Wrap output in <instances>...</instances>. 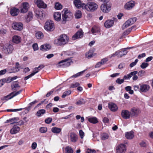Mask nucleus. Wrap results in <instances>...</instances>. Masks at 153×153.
<instances>
[{"mask_svg":"<svg viewBox=\"0 0 153 153\" xmlns=\"http://www.w3.org/2000/svg\"><path fill=\"white\" fill-rule=\"evenodd\" d=\"M52 119L50 117H48L45 120V122L47 124H49L52 121Z\"/></svg>","mask_w":153,"mask_h":153,"instance_id":"obj_54","label":"nucleus"},{"mask_svg":"<svg viewBox=\"0 0 153 153\" xmlns=\"http://www.w3.org/2000/svg\"><path fill=\"white\" fill-rule=\"evenodd\" d=\"M138 60L137 59H136L135 60V61L134 62H133L131 63L129 65L130 67L131 68H132L134 66L136 65V64L138 62Z\"/></svg>","mask_w":153,"mask_h":153,"instance_id":"obj_51","label":"nucleus"},{"mask_svg":"<svg viewBox=\"0 0 153 153\" xmlns=\"http://www.w3.org/2000/svg\"><path fill=\"white\" fill-rule=\"evenodd\" d=\"M121 114L122 117L125 119H128L131 117V112L129 111L123 110H122Z\"/></svg>","mask_w":153,"mask_h":153,"instance_id":"obj_15","label":"nucleus"},{"mask_svg":"<svg viewBox=\"0 0 153 153\" xmlns=\"http://www.w3.org/2000/svg\"><path fill=\"white\" fill-rule=\"evenodd\" d=\"M134 135L132 131L128 132L126 133L125 137L126 138L128 139H131L134 137Z\"/></svg>","mask_w":153,"mask_h":153,"instance_id":"obj_30","label":"nucleus"},{"mask_svg":"<svg viewBox=\"0 0 153 153\" xmlns=\"http://www.w3.org/2000/svg\"><path fill=\"white\" fill-rule=\"evenodd\" d=\"M69 139L71 142L75 143L78 140V136L74 132H71L69 136Z\"/></svg>","mask_w":153,"mask_h":153,"instance_id":"obj_14","label":"nucleus"},{"mask_svg":"<svg viewBox=\"0 0 153 153\" xmlns=\"http://www.w3.org/2000/svg\"><path fill=\"white\" fill-rule=\"evenodd\" d=\"M88 120L90 123L94 124L98 122L97 118L94 117L89 118L88 119Z\"/></svg>","mask_w":153,"mask_h":153,"instance_id":"obj_36","label":"nucleus"},{"mask_svg":"<svg viewBox=\"0 0 153 153\" xmlns=\"http://www.w3.org/2000/svg\"><path fill=\"white\" fill-rule=\"evenodd\" d=\"M126 149L127 147L125 144H120L116 147V153H125Z\"/></svg>","mask_w":153,"mask_h":153,"instance_id":"obj_7","label":"nucleus"},{"mask_svg":"<svg viewBox=\"0 0 153 153\" xmlns=\"http://www.w3.org/2000/svg\"><path fill=\"white\" fill-rule=\"evenodd\" d=\"M74 3L75 6L77 8H79L82 7L83 8V4H84L82 3L80 0H74Z\"/></svg>","mask_w":153,"mask_h":153,"instance_id":"obj_26","label":"nucleus"},{"mask_svg":"<svg viewBox=\"0 0 153 153\" xmlns=\"http://www.w3.org/2000/svg\"><path fill=\"white\" fill-rule=\"evenodd\" d=\"M47 131V128L45 127H42L39 128V131L41 133H45Z\"/></svg>","mask_w":153,"mask_h":153,"instance_id":"obj_45","label":"nucleus"},{"mask_svg":"<svg viewBox=\"0 0 153 153\" xmlns=\"http://www.w3.org/2000/svg\"><path fill=\"white\" fill-rule=\"evenodd\" d=\"M37 143L36 142L33 143L31 145V148L33 149H35L37 147Z\"/></svg>","mask_w":153,"mask_h":153,"instance_id":"obj_61","label":"nucleus"},{"mask_svg":"<svg viewBox=\"0 0 153 153\" xmlns=\"http://www.w3.org/2000/svg\"><path fill=\"white\" fill-rule=\"evenodd\" d=\"M118 51V57H121L125 55L127 53V51L126 50H123L120 51Z\"/></svg>","mask_w":153,"mask_h":153,"instance_id":"obj_34","label":"nucleus"},{"mask_svg":"<svg viewBox=\"0 0 153 153\" xmlns=\"http://www.w3.org/2000/svg\"><path fill=\"white\" fill-rule=\"evenodd\" d=\"M34 2L39 8H45L47 7V4L42 0H34Z\"/></svg>","mask_w":153,"mask_h":153,"instance_id":"obj_13","label":"nucleus"},{"mask_svg":"<svg viewBox=\"0 0 153 153\" xmlns=\"http://www.w3.org/2000/svg\"><path fill=\"white\" fill-rule=\"evenodd\" d=\"M117 56L118 57V51H116L115 53L113 54L110 55L108 56V57L110 58H111L112 57H114L116 56Z\"/></svg>","mask_w":153,"mask_h":153,"instance_id":"obj_52","label":"nucleus"},{"mask_svg":"<svg viewBox=\"0 0 153 153\" xmlns=\"http://www.w3.org/2000/svg\"><path fill=\"white\" fill-rule=\"evenodd\" d=\"M21 38L19 36L16 35L13 37L12 42L14 43H18L21 41Z\"/></svg>","mask_w":153,"mask_h":153,"instance_id":"obj_29","label":"nucleus"},{"mask_svg":"<svg viewBox=\"0 0 153 153\" xmlns=\"http://www.w3.org/2000/svg\"><path fill=\"white\" fill-rule=\"evenodd\" d=\"M114 23V21L112 20H108L104 23V26L107 28L111 27Z\"/></svg>","mask_w":153,"mask_h":153,"instance_id":"obj_22","label":"nucleus"},{"mask_svg":"<svg viewBox=\"0 0 153 153\" xmlns=\"http://www.w3.org/2000/svg\"><path fill=\"white\" fill-rule=\"evenodd\" d=\"M108 60V58L107 57L103 58L102 59L101 61V62L102 63V65L104 64L105 62H107Z\"/></svg>","mask_w":153,"mask_h":153,"instance_id":"obj_60","label":"nucleus"},{"mask_svg":"<svg viewBox=\"0 0 153 153\" xmlns=\"http://www.w3.org/2000/svg\"><path fill=\"white\" fill-rule=\"evenodd\" d=\"M130 111L131 117H136L140 113V110L135 107L131 108Z\"/></svg>","mask_w":153,"mask_h":153,"instance_id":"obj_12","label":"nucleus"},{"mask_svg":"<svg viewBox=\"0 0 153 153\" xmlns=\"http://www.w3.org/2000/svg\"><path fill=\"white\" fill-rule=\"evenodd\" d=\"M145 73V71H140L138 73V76L142 77L144 75Z\"/></svg>","mask_w":153,"mask_h":153,"instance_id":"obj_56","label":"nucleus"},{"mask_svg":"<svg viewBox=\"0 0 153 153\" xmlns=\"http://www.w3.org/2000/svg\"><path fill=\"white\" fill-rule=\"evenodd\" d=\"M101 10L105 13H108L111 9V5L110 4H102L100 7Z\"/></svg>","mask_w":153,"mask_h":153,"instance_id":"obj_10","label":"nucleus"},{"mask_svg":"<svg viewBox=\"0 0 153 153\" xmlns=\"http://www.w3.org/2000/svg\"><path fill=\"white\" fill-rule=\"evenodd\" d=\"M79 84L78 82H75L71 84V87L73 88H76L78 87L79 85Z\"/></svg>","mask_w":153,"mask_h":153,"instance_id":"obj_53","label":"nucleus"},{"mask_svg":"<svg viewBox=\"0 0 153 153\" xmlns=\"http://www.w3.org/2000/svg\"><path fill=\"white\" fill-rule=\"evenodd\" d=\"M36 37L38 39H42L44 36L43 33L40 31L37 32L35 34Z\"/></svg>","mask_w":153,"mask_h":153,"instance_id":"obj_35","label":"nucleus"},{"mask_svg":"<svg viewBox=\"0 0 153 153\" xmlns=\"http://www.w3.org/2000/svg\"><path fill=\"white\" fill-rule=\"evenodd\" d=\"M71 93V91L70 90L66 91L64 92L63 94L62 95V98H65L67 96L70 95Z\"/></svg>","mask_w":153,"mask_h":153,"instance_id":"obj_44","label":"nucleus"},{"mask_svg":"<svg viewBox=\"0 0 153 153\" xmlns=\"http://www.w3.org/2000/svg\"><path fill=\"white\" fill-rule=\"evenodd\" d=\"M66 153H73V150L71 147L69 146L66 147L65 148Z\"/></svg>","mask_w":153,"mask_h":153,"instance_id":"obj_40","label":"nucleus"},{"mask_svg":"<svg viewBox=\"0 0 153 153\" xmlns=\"http://www.w3.org/2000/svg\"><path fill=\"white\" fill-rule=\"evenodd\" d=\"M124 81V79H120L119 78H118L116 80V82L117 83L119 84H121Z\"/></svg>","mask_w":153,"mask_h":153,"instance_id":"obj_55","label":"nucleus"},{"mask_svg":"<svg viewBox=\"0 0 153 153\" xmlns=\"http://www.w3.org/2000/svg\"><path fill=\"white\" fill-rule=\"evenodd\" d=\"M75 18L77 19H79L82 16V13L80 10H78L75 13Z\"/></svg>","mask_w":153,"mask_h":153,"instance_id":"obj_42","label":"nucleus"},{"mask_svg":"<svg viewBox=\"0 0 153 153\" xmlns=\"http://www.w3.org/2000/svg\"><path fill=\"white\" fill-rule=\"evenodd\" d=\"M73 62L70 58L62 60L58 63V65L60 66L66 67L69 66Z\"/></svg>","mask_w":153,"mask_h":153,"instance_id":"obj_8","label":"nucleus"},{"mask_svg":"<svg viewBox=\"0 0 153 153\" xmlns=\"http://www.w3.org/2000/svg\"><path fill=\"white\" fill-rule=\"evenodd\" d=\"M33 48L35 51L37 50L38 49V46L36 43L34 44L33 45Z\"/></svg>","mask_w":153,"mask_h":153,"instance_id":"obj_59","label":"nucleus"},{"mask_svg":"<svg viewBox=\"0 0 153 153\" xmlns=\"http://www.w3.org/2000/svg\"><path fill=\"white\" fill-rule=\"evenodd\" d=\"M29 4L27 2L23 3L22 4V7L21 10L22 13H25L27 11L29 7Z\"/></svg>","mask_w":153,"mask_h":153,"instance_id":"obj_19","label":"nucleus"},{"mask_svg":"<svg viewBox=\"0 0 153 153\" xmlns=\"http://www.w3.org/2000/svg\"><path fill=\"white\" fill-rule=\"evenodd\" d=\"M146 54L145 53H143L141 54H140L138 56V59H140L142 58L145 56Z\"/></svg>","mask_w":153,"mask_h":153,"instance_id":"obj_63","label":"nucleus"},{"mask_svg":"<svg viewBox=\"0 0 153 153\" xmlns=\"http://www.w3.org/2000/svg\"><path fill=\"white\" fill-rule=\"evenodd\" d=\"M101 139L102 140H105L108 139V134L106 133H102L101 135Z\"/></svg>","mask_w":153,"mask_h":153,"instance_id":"obj_46","label":"nucleus"},{"mask_svg":"<svg viewBox=\"0 0 153 153\" xmlns=\"http://www.w3.org/2000/svg\"><path fill=\"white\" fill-rule=\"evenodd\" d=\"M40 70V69H39L37 67H36L34 69L33 72L31 73V74L33 76H34L35 74L38 73Z\"/></svg>","mask_w":153,"mask_h":153,"instance_id":"obj_49","label":"nucleus"},{"mask_svg":"<svg viewBox=\"0 0 153 153\" xmlns=\"http://www.w3.org/2000/svg\"><path fill=\"white\" fill-rule=\"evenodd\" d=\"M87 153H96V151L94 150L88 149L87 151Z\"/></svg>","mask_w":153,"mask_h":153,"instance_id":"obj_64","label":"nucleus"},{"mask_svg":"<svg viewBox=\"0 0 153 153\" xmlns=\"http://www.w3.org/2000/svg\"><path fill=\"white\" fill-rule=\"evenodd\" d=\"M150 88V87L148 85L142 84L140 87L139 91L142 92H146L149 90Z\"/></svg>","mask_w":153,"mask_h":153,"instance_id":"obj_17","label":"nucleus"},{"mask_svg":"<svg viewBox=\"0 0 153 153\" xmlns=\"http://www.w3.org/2000/svg\"><path fill=\"white\" fill-rule=\"evenodd\" d=\"M135 5L134 2L131 1L127 2L125 6V8L126 10H130Z\"/></svg>","mask_w":153,"mask_h":153,"instance_id":"obj_18","label":"nucleus"},{"mask_svg":"<svg viewBox=\"0 0 153 153\" xmlns=\"http://www.w3.org/2000/svg\"><path fill=\"white\" fill-rule=\"evenodd\" d=\"M131 30V28H129L126 31L124 32L123 34L124 35H127L130 32Z\"/></svg>","mask_w":153,"mask_h":153,"instance_id":"obj_58","label":"nucleus"},{"mask_svg":"<svg viewBox=\"0 0 153 153\" xmlns=\"http://www.w3.org/2000/svg\"><path fill=\"white\" fill-rule=\"evenodd\" d=\"M103 121L104 123H108L109 122V119L108 118L105 117L103 119Z\"/></svg>","mask_w":153,"mask_h":153,"instance_id":"obj_62","label":"nucleus"},{"mask_svg":"<svg viewBox=\"0 0 153 153\" xmlns=\"http://www.w3.org/2000/svg\"><path fill=\"white\" fill-rule=\"evenodd\" d=\"M19 10L15 7L11 8L10 10V14L13 16H16L18 15Z\"/></svg>","mask_w":153,"mask_h":153,"instance_id":"obj_23","label":"nucleus"},{"mask_svg":"<svg viewBox=\"0 0 153 153\" xmlns=\"http://www.w3.org/2000/svg\"><path fill=\"white\" fill-rule=\"evenodd\" d=\"M62 23L65 24L66 21L71 19L73 15L72 13L67 9H64L62 11Z\"/></svg>","mask_w":153,"mask_h":153,"instance_id":"obj_2","label":"nucleus"},{"mask_svg":"<svg viewBox=\"0 0 153 153\" xmlns=\"http://www.w3.org/2000/svg\"><path fill=\"white\" fill-rule=\"evenodd\" d=\"M68 41V37L65 34H62L54 40V43L58 46H63L67 44Z\"/></svg>","mask_w":153,"mask_h":153,"instance_id":"obj_1","label":"nucleus"},{"mask_svg":"<svg viewBox=\"0 0 153 153\" xmlns=\"http://www.w3.org/2000/svg\"><path fill=\"white\" fill-rule=\"evenodd\" d=\"M33 17L32 13L31 12H29L26 17V20L27 22H29L32 19Z\"/></svg>","mask_w":153,"mask_h":153,"instance_id":"obj_38","label":"nucleus"},{"mask_svg":"<svg viewBox=\"0 0 153 153\" xmlns=\"http://www.w3.org/2000/svg\"><path fill=\"white\" fill-rule=\"evenodd\" d=\"M45 29L48 31H51L54 29V25L53 22L51 20H48L45 24Z\"/></svg>","mask_w":153,"mask_h":153,"instance_id":"obj_6","label":"nucleus"},{"mask_svg":"<svg viewBox=\"0 0 153 153\" xmlns=\"http://www.w3.org/2000/svg\"><path fill=\"white\" fill-rule=\"evenodd\" d=\"M53 17L55 20L57 21H59L61 19V13L60 12H56L54 13Z\"/></svg>","mask_w":153,"mask_h":153,"instance_id":"obj_28","label":"nucleus"},{"mask_svg":"<svg viewBox=\"0 0 153 153\" xmlns=\"http://www.w3.org/2000/svg\"><path fill=\"white\" fill-rule=\"evenodd\" d=\"M93 51L92 50H90L85 54V57L88 59L91 58L93 56Z\"/></svg>","mask_w":153,"mask_h":153,"instance_id":"obj_33","label":"nucleus"},{"mask_svg":"<svg viewBox=\"0 0 153 153\" xmlns=\"http://www.w3.org/2000/svg\"><path fill=\"white\" fill-rule=\"evenodd\" d=\"M46 111L44 109L39 110L36 113V115L38 117H40L45 114Z\"/></svg>","mask_w":153,"mask_h":153,"instance_id":"obj_31","label":"nucleus"},{"mask_svg":"<svg viewBox=\"0 0 153 153\" xmlns=\"http://www.w3.org/2000/svg\"><path fill=\"white\" fill-rule=\"evenodd\" d=\"M22 90H21L19 91H14L10 94L9 95L2 97L1 100L2 101H7L13 97L20 94L22 92Z\"/></svg>","mask_w":153,"mask_h":153,"instance_id":"obj_5","label":"nucleus"},{"mask_svg":"<svg viewBox=\"0 0 153 153\" xmlns=\"http://www.w3.org/2000/svg\"><path fill=\"white\" fill-rule=\"evenodd\" d=\"M11 87L12 90H15L17 89L20 87L19 85L18 82L17 81L12 82Z\"/></svg>","mask_w":153,"mask_h":153,"instance_id":"obj_25","label":"nucleus"},{"mask_svg":"<svg viewBox=\"0 0 153 153\" xmlns=\"http://www.w3.org/2000/svg\"><path fill=\"white\" fill-rule=\"evenodd\" d=\"M85 71V70H84L82 71L81 72H79L75 75L72 76L71 77H77L81 75V74H82Z\"/></svg>","mask_w":153,"mask_h":153,"instance_id":"obj_48","label":"nucleus"},{"mask_svg":"<svg viewBox=\"0 0 153 153\" xmlns=\"http://www.w3.org/2000/svg\"><path fill=\"white\" fill-rule=\"evenodd\" d=\"M51 48V46L49 45L45 44L41 45L40 49L43 51H45L48 50Z\"/></svg>","mask_w":153,"mask_h":153,"instance_id":"obj_27","label":"nucleus"},{"mask_svg":"<svg viewBox=\"0 0 153 153\" xmlns=\"http://www.w3.org/2000/svg\"><path fill=\"white\" fill-rule=\"evenodd\" d=\"M83 34L82 30H80L77 31L72 37V39L75 40L76 39L81 38L83 36Z\"/></svg>","mask_w":153,"mask_h":153,"instance_id":"obj_16","label":"nucleus"},{"mask_svg":"<svg viewBox=\"0 0 153 153\" xmlns=\"http://www.w3.org/2000/svg\"><path fill=\"white\" fill-rule=\"evenodd\" d=\"M85 103V102L84 100L83 99H81L76 102V104L77 105H80L84 104Z\"/></svg>","mask_w":153,"mask_h":153,"instance_id":"obj_47","label":"nucleus"},{"mask_svg":"<svg viewBox=\"0 0 153 153\" xmlns=\"http://www.w3.org/2000/svg\"><path fill=\"white\" fill-rule=\"evenodd\" d=\"M137 73L138 72L137 71H135L133 72H132L129 74L124 76L123 79L124 80L129 79L130 78L133 76L134 75H136Z\"/></svg>","mask_w":153,"mask_h":153,"instance_id":"obj_24","label":"nucleus"},{"mask_svg":"<svg viewBox=\"0 0 153 153\" xmlns=\"http://www.w3.org/2000/svg\"><path fill=\"white\" fill-rule=\"evenodd\" d=\"M19 120L18 117H14L9 120H7L6 121L5 123H10V124H12L16 122V121L18 120Z\"/></svg>","mask_w":153,"mask_h":153,"instance_id":"obj_32","label":"nucleus"},{"mask_svg":"<svg viewBox=\"0 0 153 153\" xmlns=\"http://www.w3.org/2000/svg\"><path fill=\"white\" fill-rule=\"evenodd\" d=\"M14 48L13 46L10 44H6L3 47L2 49V51L6 54H11Z\"/></svg>","mask_w":153,"mask_h":153,"instance_id":"obj_4","label":"nucleus"},{"mask_svg":"<svg viewBox=\"0 0 153 153\" xmlns=\"http://www.w3.org/2000/svg\"><path fill=\"white\" fill-rule=\"evenodd\" d=\"M99 28L96 26H94L91 29V32L93 34L98 33L99 32Z\"/></svg>","mask_w":153,"mask_h":153,"instance_id":"obj_39","label":"nucleus"},{"mask_svg":"<svg viewBox=\"0 0 153 153\" xmlns=\"http://www.w3.org/2000/svg\"><path fill=\"white\" fill-rule=\"evenodd\" d=\"M79 135L81 138L83 139L84 136V133L82 130H80L79 131Z\"/></svg>","mask_w":153,"mask_h":153,"instance_id":"obj_57","label":"nucleus"},{"mask_svg":"<svg viewBox=\"0 0 153 153\" xmlns=\"http://www.w3.org/2000/svg\"><path fill=\"white\" fill-rule=\"evenodd\" d=\"M108 107L113 112L116 111L118 109V107L117 105L114 103L110 102L109 103Z\"/></svg>","mask_w":153,"mask_h":153,"instance_id":"obj_20","label":"nucleus"},{"mask_svg":"<svg viewBox=\"0 0 153 153\" xmlns=\"http://www.w3.org/2000/svg\"><path fill=\"white\" fill-rule=\"evenodd\" d=\"M13 29L15 30L20 31L23 29V24L20 22H14L12 25Z\"/></svg>","mask_w":153,"mask_h":153,"instance_id":"obj_9","label":"nucleus"},{"mask_svg":"<svg viewBox=\"0 0 153 153\" xmlns=\"http://www.w3.org/2000/svg\"><path fill=\"white\" fill-rule=\"evenodd\" d=\"M149 64L146 62H143L140 65V67L143 69H144L148 66Z\"/></svg>","mask_w":153,"mask_h":153,"instance_id":"obj_50","label":"nucleus"},{"mask_svg":"<svg viewBox=\"0 0 153 153\" xmlns=\"http://www.w3.org/2000/svg\"><path fill=\"white\" fill-rule=\"evenodd\" d=\"M20 130V128L18 126H14L10 129V132L12 134H15L18 133Z\"/></svg>","mask_w":153,"mask_h":153,"instance_id":"obj_21","label":"nucleus"},{"mask_svg":"<svg viewBox=\"0 0 153 153\" xmlns=\"http://www.w3.org/2000/svg\"><path fill=\"white\" fill-rule=\"evenodd\" d=\"M82 6L83 9L88 11L93 12L98 7V6L96 3L92 2H88L86 4H84Z\"/></svg>","mask_w":153,"mask_h":153,"instance_id":"obj_3","label":"nucleus"},{"mask_svg":"<svg viewBox=\"0 0 153 153\" xmlns=\"http://www.w3.org/2000/svg\"><path fill=\"white\" fill-rule=\"evenodd\" d=\"M61 131L60 128L57 127H53L51 129L52 131L55 133H59Z\"/></svg>","mask_w":153,"mask_h":153,"instance_id":"obj_37","label":"nucleus"},{"mask_svg":"<svg viewBox=\"0 0 153 153\" xmlns=\"http://www.w3.org/2000/svg\"><path fill=\"white\" fill-rule=\"evenodd\" d=\"M36 14L38 17H39L40 19L43 18H44L43 14L42 11H37L36 12Z\"/></svg>","mask_w":153,"mask_h":153,"instance_id":"obj_41","label":"nucleus"},{"mask_svg":"<svg viewBox=\"0 0 153 153\" xmlns=\"http://www.w3.org/2000/svg\"><path fill=\"white\" fill-rule=\"evenodd\" d=\"M136 18L135 17L129 19L123 24V28H125L131 25L136 21Z\"/></svg>","mask_w":153,"mask_h":153,"instance_id":"obj_11","label":"nucleus"},{"mask_svg":"<svg viewBox=\"0 0 153 153\" xmlns=\"http://www.w3.org/2000/svg\"><path fill=\"white\" fill-rule=\"evenodd\" d=\"M62 5L60 3H56L55 6V8L57 10H59L62 8Z\"/></svg>","mask_w":153,"mask_h":153,"instance_id":"obj_43","label":"nucleus"}]
</instances>
